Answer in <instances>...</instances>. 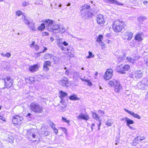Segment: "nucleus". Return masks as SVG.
Returning <instances> with one entry per match:
<instances>
[{"label":"nucleus","mask_w":148,"mask_h":148,"mask_svg":"<svg viewBox=\"0 0 148 148\" xmlns=\"http://www.w3.org/2000/svg\"><path fill=\"white\" fill-rule=\"evenodd\" d=\"M30 106L31 110L36 113H40L43 111V108L37 103L32 102Z\"/></svg>","instance_id":"1"},{"label":"nucleus","mask_w":148,"mask_h":148,"mask_svg":"<svg viewBox=\"0 0 148 148\" xmlns=\"http://www.w3.org/2000/svg\"><path fill=\"white\" fill-rule=\"evenodd\" d=\"M124 22H120L119 20L114 22L113 24V28L114 32H119L121 31Z\"/></svg>","instance_id":"2"},{"label":"nucleus","mask_w":148,"mask_h":148,"mask_svg":"<svg viewBox=\"0 0 148 148\" xmlns=\"http://www.w3.org/2000/svg\"><path fill=\"white\" fill-rule=\"evenodd\" d=\"M143 73L142 71L140 70L136 71L133 72L129 75V77L134 79L135 78L138 79L142 77Z\"/></svg>","instance_id":"3"},{"label":"nucleus","mask_w":148,"mask_h":148,"mask_svg":"<svg viewBox=\"0 0 148 148\" xmlns=\"http://www.w3.org/2000/svg\"><path fill=\"white\" fill-rule=\"evenodd\" d=\"M51 21L49 25L47 28V30L49 31L52 32L53 33H58V28H59V25L53 22L52 20H50Z\"/></svg>","instance_id":"4"},{"label":"nucleus","mask_w":148,"mask_h":148,"mask_svg":"<svg viewBox=\"0 0 148 148\" xmlns=\"http://www.w3.org/2000/svg\"><path fill=\"white\" fill-rule=\"evenodd\" d=\"M80 12L82 18L85 17V19L90 17L92 18V16H95L93 13L90 12L87 10L82 11L80 10Z\"/></svg>","instance_id":"5"},{"label":"nucleus","mask_w":148,"mask_h":148,"mask_svg":"<svg viewBox=\"0 0 148 148\" xmlns=\"http://www.w3.org/2000/svg\"><path fill=\"white\" fill-rule=\"evenodd\" d=\"M2 79L5 82V86L6 88H10L12 86L13 81L10 77H6L5 78L2 77Z\"/></svg>","instance_id":"6"},{"label":"nucleus","mask_w":148,"mask_h":148,"mask_svg":"<svg viewBox=\"0 0 148 148\" xmlns=\"http://www.w3.org/2000/svg\"><path fill=\"white\" fill-rule=\"evenodd\" d=\"M23 120V118L21 116L18 115H15L14 116L12 120V122L13 124L15 125H20L21 124V122Z\"/></svg>","instance_id":"7"},{"label":"nucleus","mask_w":148,"mask_h":148,"mask_svg":"<svg viewBox=\"0 0 148 148\" xmlns=\"http://www.w3.org/2000/svg\"><path fill=\"white\" fill-rule=\"evenodd\" d=\"M51 22L50 20L47 19L44 21V23L41 24L38 27V29L39 30L42 31L46 27L47 29V28L49 25L50 23Z\"/></svg>","instance_id":"8"},{"label":"nucleus","mask_w":148,"mask_h":148,"mask_svg":"<svg viewBox=\"0 0 148 148\" xmlns=\"http://www.w3.org/2000/svg\"><path fill=\"white\" fill-rule=\"evenodd\" d=\"M113 71L111 69H108L104 75V77L106 80H108L112 76Z\"/></svg>","instance_id":"9"},{"label":"nucleus","mask_w":148,"mask_h":148,"mask_svg":"<svg viewBox=\"0 0 148 148\" xmlns=\"http://www.w3.org/2000/svg\"><path fill=\"white\" fill-rule=\"evenodd\" d=\"M59 83L62 86L67 87L69 84L68 79L66 77H64L62 79L59 81Z\"/></svg>","instance_id":"10"},{"label":"nucleus","mask_w":148,"mask_h":148,"mask_svg":"<svg viewBox=\"0 0 148 148\" xmlns=\"http://www.w3.org/2000/svg\"><path fill=\"white\" fill-rule=\"evenodd\" d=\"M97 23L99 24H103L105 22L103 16L101 14L97 16Z\"/></svg>","instance_id":"11"},{"label":"nucleus","mask_w":148,"mask_h":148,"mask_svg":"<svg viewBox=\"0 0 148 148\" xmlns=\"http://www.w3.org/2000/svg\"><path fill=\"white\" fill-rule=\"evenodd\" d=\"M116 82L114 83V87L115 91L117 92H119L122 88L121 86L120 82L117 80H116Z\"/></svg>","instance_id":"12"},{"label":"nucleus","mask_w":148,"mask_h":148,"mask_svg":"<svg viewBox=\"0 0 148 148\" xmlns=\"http://www.w3.org/2000/svg\"><path fill=\"white\" fill-rule=\"evenodd\" d=\"M51 62L49 61H45L43 64V70L45 72H47L49 70L48 66H51Z\"/></svg>","instance_id":"13"},{"label":"nucleus","mask_w":148,"mask_h":148,"mask_svg":"<svg viewBox=\"0 0 148 148\" xmlns=\"http://www.w3.org/2000/svg\"><path fill=\"white\" fill-rule=\"evenodd\" d=\"M62 39L60 38L59 39H56V43L60 49L62 51H65V48L62 45Z\"/></svg>","instance_id":"14"},{"label":"nucleus","mask_w":148,"mask_h":148,"mask_svg":"<svg viewBox=\"0 0 148 148\" xmlns=\"http://www.w3.org/2000/svg\"><path fill=\"white\" fill-rule=\"evenodd\" d=\"M38 65L36 64L29 67V70L31 72H34L36 71L38 69Z\"/></svg>","instance_id":"15"},{"label":"nucleus","mask_w":148,"mask_h":148,"mask_svg":"<svg viewBox=\"0 0 148 148\" xmlns=\"http://www.w3.org/2000/svg\"><path fill=\"white\" fill-rule=\"evenodd\" d=\"M59 93L60 95L59 97L61 99V101H60V103H63L64 101L63 100L64 98L67 96V93L66 92H65L62 90L60 91Z\"/></svg>","instance_id":"16"},{"label":"nucleus","mask_w":148,"mask_h":148,"mask_svg":"<svg viewBox=\"0 0 148 148\" xmlns=\"http://www.w3.org/2000/svg\"><path fill=\"white\" fill-rule=\"evenodd\" d=\"M124 110L130 115L133 116L134 117L137 118L138 119H140L141 117L138 114H135L133 112L130 111L126 108H125Z\"/></svg>","instance_id":"17"},{"label":"nucleus","mask_w":148,"mask_h":148,"mask_svg":"<svg viewBox=\"0 0 148 148\" xmlns=\"http://www.w3.org/2000/svg\"><path fill=\"white\" fill-rule=\"evenodd\" d=\"M106 2L111 4H114L118 5H123V4L117 1L116 0H106Z\"/></svg>","instance_id":"18"},{"label":"nucleus","mask_w":148,"mask_h":148,"mask_svg":"<svg viewBox=\"0 0 148 148\" xmlns=\"http://www.w3.org/2000/svg\"><path fill=\"white\" fill-rule=\"evenodd\" d=\"M77 118L79 120L82 119L87 120L89 118L88 115H84L83 114L81 113L77 116Z\"/></svg>","instance_id":"19"},{"label":"nucleus","mask_w":148,"mask_h":148,"mask_svg":"<svg viewBox=\"0 0 148 148\" xmlns=\"http://www.w3.org/2000/svg\"><path fill=\"white\" fill-rule=\"evenodd\" d=\"M122 68L123 66L122 64L119 65L116 67L117 71L120 73L125 74L126 72L123 70Z\"/></svg>","instance_id":"20"},{"label":"nucleus","mask_w":148,"mask_h":148,"mask_svg":"<svg viewBox=\"0 0 148 148\" xmlns=\"http://www.w3.org/2000/svg\"><path fill=\"white\" fill-rule=\"evenodd\" d=\"M22 19L23 20L24 23L27 25L32 21V20L29 19L27 17L24 15H23V16L22 17Z\"/></svg>","instance_id":"21"},{"label":"nucleus","mask_w":148,"mask_h":148,"mask_svg":"<svg viewBox=\"0 0 148 148\" xmlns=\"http://www.w3.org/2000/svg\"><path fill=\"white\" fill-rule=\"evenodd\" d=\"M124 119L127 123L126 125L127 126L130 125V124H133L134 123L133 120L129 119L127 117H125V119H123L122 120H123Z\"/></svg>","instance_id":"22"},{"label":"nucleus","mask_w":148,"mask_h":148,"mask_svg":"<svg viewBox=\"0 0 148 148\" xmlns=\"http://www.w3.org/2000/svg\"><path fill=\"white\" fill-rule=\"evenodd\" d=\"M27 25L30 30H32V31H35V23L32 20Z\"/></svg>","instance_id":"23"},{"label":"nucleus","mask_w":148,"mask_h":148,"mask_svg":"<svg viewBox=\"0 0 148 148\" xmlns=\"http://www.w3.org/2000/svg\"><path fill=\"white\" fill-rule=\"evenodd\" d=\"M97 38V41L102 46L101 47V48L103 49H104V45H105V44L102 42L101 40V38Z\"/></svg>","instance_id":"24"},{"label":"nucleus","mask_w":148,"mask_h":148,"mask_svg":"<svg viewBox=\"0 0 148 148\" xmlns=\"http://www.w3.org/2000/svg\"><path fill=\"white\" fill-rule=\"evenodd\" d=\"M137 86L139 89L143 90L145 89L146 86H145L142 82H140L137 84Z\"/></svg>","instance_id":"25"},{"label":"nucleus","mask_w":148,"mask_h":148,"mask_svg":"<svg viewBox=\"0 0 148 148\" xmlns=\"http://www.w3.org/2000/svg\"><path fill=\"white\" fill-rule=\"evenodd\" d=\"M69 99L71 100L74 101L78 100L79 99L75 94H73L69 96Z\"/></svg>","instance_id":"26"},{"label":"nucleus","mask_w":148,"mask_h":148,"mask_svg":"<svg viewBox=\"0 0 148 148\" xmlns=\"http://www.w3.org/2000/svg\"><path fill=\"white\" fill-rule=\"evenodd\" d=\"M140 82L146 87L148 86V80L147 78H144Z\"/></svg>","instance_id":"27"},{"label":"nucleus","mask_w":148,"mask_h":148,"mask_svg":"<svg viewBox=\"0 0 148 148\" xmlns=\"http://www.w3.org/2000/svg\"><path fill=\"white\" fill-rule=\"evenodd\" d=\"M90 8V6L89 5L86 4H84L81 8L80 10H87Z\"/></svg>","instance_id":"28"},{"label":"nucleus","mask_w":148,"mask_h":148,"mask_svg":"<svg viewBox=\"0 0 148 148\" xmlns=\"http://www.w3.org/2000/svg\"><path fill=\"white\" fill-rule=\"evenodd\" d=\"M126 59L128 60V61H129L130 62L132 63H135L136 60L135 59H134L130 57H127Z\"/></svg>","instance_id":"29"},{"label":"nucleus","mask_w":148,"mask_h":148,"mask_svg":"<svg viewBox=\"0 0 148 148\" xmlns=\"http://www.w3.org/2000/svg\"><path fill=\"white\" fill-rule=\"evenodd\" d=\"M113 123L112 120L111 119H108L106 123V125L108 126H110Z\"/></svg>","instance_id":"30"},{"label":"nucleus","mask_w":148,"mask_h":148,"mask_svg":"<svg viewBox=\"0 0 148 148\" xmlns=\"http://www.w3.org/2000/svg\"><path fill=\"white\" fill-rule=\"evenodd\" d=\"M125 54L124 53H123L122 56H119L118 57V59L119 61L120 62L121 60L124 59L125 57Z\"/></svg>","instance_id":"31"},{"label":"nucleus","mask_w":148,"mask_h":148,"mask_svg":"<svg viewBox=\"0 0 148 148\" xmlns=\"http://www.w3.org/2000/svg\"><path fill=\"white\" fill-rule=\"evenodd\" d=\"M65 31V28L62 26H59V28H58V32H61L62 33H64Z\"/></svg>","instance_id":"32"},{"label":"nucleus","mask_w":148,"mask_h":148,"mask_svg":"<svg viewBox=\"0 0 148 148\" xmlns=\"http://www.w3.org/2000/svg\"><path fill=\"white\" fill-rule=\"evenodd\" d=\"M93 117L97 120H99V116L96 113L93 112L92 113Z\"/></svg>","instance_id":"33"},{"label":"nucleus","mask_w":148,"mask_h":148,"mask_svg":"<svg viewBox=\"0 0 148 148\" xmlns=\"http://www.w3.org/2000/svg\"><path fill=\"white\" fill-rule=\"evenodd\" d=\"M125 35L126 36H127L128 37H132L133 36V33L130 31H128L125 32Z\"/></svg>","instance_id":"34"},{"label":"nucleus","mask_w":148,"mask_h":148,"mask_svg":"<svg viewBox=\"0 0 148 148\" xmlns=\"http://www.w3.org/2000/svg\"><path fill=\"white\" fill-rule=\"evenodd\" d=\"M130 66L127 64H125L124 66H123V70L124 71H128L130 69Z\"/></svg>","instance_id":"35"},{"label":"nucleus","mask_w":148,"mask_h":148,"mask_svg":"<svg viewBox=\"0 0 148 148\" xmlns=\"http://www.w3.org/2000/svg\"><path fill=\"white\" fill-rule=\"evenodd\" d=\"M115 79H114L113 80L109 81L108 82V84L111 86H114V82H116Z\"/></svg>","instance_id":"36"},{"label":"nucleus","mask_w":148,"mask_h":148,"mask_svg":"<svg viewBox=\"0 0 148 148\" xmlns=\"http://www.w3.org/2000/svg\"><path fill=\"white\" fill-rule=\"evenodd\" d=\"M14 138L12 136H9L8 140V141L11 143H13L14 142Z\"/></svg>","instance_id":"37"},{"label":"nucleus","mask_w":148,"mask_h":148,"mask_svg":"<svg viewBox=\"0 0 148 148\" xmlns=\"http://www.w3.org/2000/svg\"><path fill=\"white\" fill-rule=\"evenodd\" d=\"M146 19V17L145 16H140L138 18V20L139 22H142L143 21Z\"/></svg>","instance_id":"38"},{"label":"nucleus","mask_w":148,"mask_h":148,"mask_svg":"<svg viewBox=\"0 0 148 148\" xmlns=\"http://www.w3.org/2000/svg\"><path fill=\"white\" fill-rule=\"evenodd\" d=\"M52 56V55L51 54L47 53L45 55L44 58L45 59H47L51 58Z\"/></svg>","instance_id":"39"},{"label":"nucleus","mask_w":148,"mask_h":148,"mask_svg":"<svg viewBox=\"0 0 148 148\" xmlns=\"http://www.w3.org/2000/svg\"><path fill=\"white\" fill-rule=\"evenodd\" d=\"M49 125L53 130L55 128V124L51 121L49 123Z\"/></svg>","instance_id":"40"},{"label":"nucleus","mask_w":148,"mask_h":148,"mask_svg":"<svg viewBox=\"0 0 148 148\" xmlns=\"http://www.w3.org/2000/svg\"><path fill=\"white\" fill-rule=\"evenodd\" d=\"M89 55L86 57L87 59L90 58L91 57L94 56V55L92 54V52L89 51L88 52Z\"/></svg>","instance_id":"41"},{"label":"nucleus","mask_w":148,"mask_h":148,"mask_svg":"<svg viewBox=\"0 0 148 148\" xmlns=\"http://www.w3.org/2000/svg\"><path fill=\"white\" fill-rule=\"evenodd\" d=\"M29 4V2L28 1H25L22 3V5L23 7H25Z\"/></svg>","instance_id":"42"},{"label":"nucleus","mask_w":148,"mask_h":148,"mask_svg":"<svg viewBox=\"0 0 148 148\" xmlns=\"http://www.w3.org/2000/svg\"><path fill=\"white\" fill-rule=\"evenodd\" d=\"M143 35V33L142 32L139 33L138 34H136L135 36L134 37H141Z\"/></svg>","instance_id":"43"},{"label":"nucleus","mask_w":148,"mask_h":148,"mask_svg":"<svg viewBox=\"0 0 148 148\" xmlns=\"http://www.w3.org/2000/svg\"><path fill=\"white\" fill-rule=\"evenodd\" d=\"M22 14V12L20 10H18L16 12V15L18 16H20Z\"/></svg>","instance_id":"44"},{"label":"nucleus","mask_w":148,"mask_h":148,"mask_svg":"<svg viewBox=\"0 0 148 148\" xmlns=\"http://www.w3.org/2000/svg\"><path fill=\"white\" fill-rule=\"evenodd\" d=\"M132 56H133L132 58L135 59V60H136L140 58V56L138 55H136V54L135 56H133L132 55Z\"/></svg>","instance_id":"45"},{"label":"nucleus","mask_w":148,"mask_h":148,"mask_svg":"<svg viewBox=\"0 0 148 148\" xmlns=\"http://www.w3.org/2000/svg\"><path fill=\"white\" fill-rule=\"evenodd\" d=\"M86 82L88 83L87 85L90 86H92V83L90 82V81L88 80H87V81H86Z\"/></svg>","instance_id":"46"},{"label":"nucleus","mask_w":148,"mask_h":148,"mask_svg":"<svg viewBox=\"0 0 148 148\" xmlns=\"http://www.w3.org/2000/svg\"><path fill=\"white\" fill-rule=\"evenodd\" d=\"M62 45H64L65 46H67L68 45V43L66 41H64L63 42H62Z\"/></svg>","instance_id":"47"},{"label":"nucleus","mask_w":148,"mask_h":148,"mask_svg":"<svg viewBox=\"0 0 148 148\" xmlns=\"http://www.w3.org/2000/svg\"><path fill=\"white\" fill-rule=\"evenodd\" d=\"M79 75V73L78 72H74L73 74L74 77H78Z\"/></svg>","instance_id":"48"},{"label":"nucleus","mask_w":148,"mask_h":148,"mask_svg":"<svg viewBox=\"0 0 148 148\" xmlns=\"http://www.w3.org/2000/svg\"><path fill=\"white\" fill-rule=\"evenodd\" d=\"M5 57H6L8 58H9L11 56V54L10 53H7L5 55Z\"/></svg>","instance_id":"49"},{"label":"nucleus","mask_w":148,"mask_h":148,"mask_svg":"<svg viewBox=\"0 0 148 148\" xmlns=\"http://www.w3.org/2000/svg\"><path fill=\"white\" fill-rule=\"evenodd\" d=\"M34 48L37 51L39 49V47L38 46V45H34Z\"/></svg>","instance_id":"50"},{"label":"nucleus","mask_w":148,"mask_h":148,"mask_svg":"<svg viewBox=\"0 0 148 148\" xmlns=\"http://www.w3.org/2000/svg\"><path fill=\"white\" fill-rule=\"evenodd\" d=\"M35 42L34 41H33L31 44L29 46L30 47H32V46H34Z\"/></svg>","instance_id":"51"},{"label":"nucleus","mask_w":148,"mask_h":148,"mask_svg":"<svg viewBox=\"0 0 148 148\" xmlns=\"http://www.w3.org/2000/svg\"><path fill=\"white\" fill-rule=\"evenodd\" d=\"M49 132L45 131L44 132V134L45 136H47L49 135Z\"/></svg>","instance_id":"52"},{"label":"nucleus","mask_w":148,"mask_h":148,"mask_svg":"<svg viewBox=\"0 0 148 148\" xmlns=\"http://www.w3.org/2000/svg\"><path fill=\"white\" fill-rule=\"evenodd\" d=\"M134 39L138 41H140L143 39L142 38H134Z\"/></svg>","instance_id":"53"},{"label":"nucleus","mask_w":148,"mask_h":148,"mask_svg":"<svg viewBox=\"0 0 148 148\" xmlns=\"http://www.w3.org/2000/svg\"><path fill=\"white\" fill-rule=\"evenodd\" d=\"M49 35V34L47 32H43L42 33V36H48Z\"/></svg>","instance_id":"54"},{"label":"nucleus","mask_w":148,"mask_h":148,"mask_svg":"<svg viewBox=\"0 0 148 148\" xmlns=\"http://www.w3.org/2000/svg\"><path fill=\"white\" fill-rule=\"evenodd\" d=\"M32 114H31V113H28V114H27V115L26 116V117H27V118H30V119H31V117H30V116L31 115H32ZM28 120H31V119H28Z\"/></svg>","instance_id":"55"},{"label":"nucleus","mask_w":148,"mask_h":148,"mask_svg":"<svg viewBox=\"0 0 148 148\" xmlns=\"http://www.w3.org/2000/svg\"><path fill=\"white\" fill-rule=\"evenodd\" d=\"M64 69H66L65 74L67 75L68 76V75L69 74V73L68 69H66V68L65 67Z\"/></svg>","instance_id":"56"},{"label":"nucleus","mask_w":148,"mask_h":148,"mask_svg":"<svg viewBox=\"0 0 148 148\" xmlns=\"http://www.w3.org/2000/svg\"><path fill=\"white\" fill-rule=\"evenodd\" d=\"M61 129L63 131L64 133H66V129L65 128H64V127H61Z\"/></svg>","instance_id":"57"},{"label":"nucleus","mask_w":148,"mask_h":148,"mask_svg":"<svg viewBox=\"0 0 148 148\" xmlns=\"http://www.w3.org/2000/svg\"><path fill=\"white\" fill-rule=\"evenodd\" d=\"M53 130L54 131L55 133H56V134H57L58 133V130L56 128L53 129Z\"/></svg>","instance_id":"58"},{"label":"nucleus","mask_w":148,"mask_h":148,"mask_svg":"<svg viewBox=\"0 0 148 148\" xmlns=\"http://www.w3.org/2000/svg\"><path fill=\"white\" fill-rule=\"evenodd\" d=\"M137 138V140L136 141L138 143H139L140 142V140L139 139V137H137L136 138Z\"/></svg>","instance_id":"59"},{"label":"nucleus","mask_w":148,"mask_h":148,"mask_svg":"<svg viewBox=\"0 0 148 148\" xmlns=\"http://www.w3.org/2000/svg\"><path fill=\"white\" fill-rule=\"evenodd\" d=\"M0 119H1L3 121H5V119L1 115H0Z\"/></svg>","instance_id":"60"},{"label":"nucleus","mask_w":148,"mask_h":148,"mask_svg":"<svg viewBox=\"0 0 148 148\" xmlns=\"http://www.w3.org/2000/svg\"><path fill=\"white\" fill-rule=\"evenodd\" d=\"M139 139L140 140V142H141L142 140H144L145 138L143 137H139Z\"/></svg>","instance_id":"61"},{"label":"nucleus","mask_w":148,"mask_h":148,"mask_svg":"<svg viewBox=\"0 0 148 148\" xmlns=\"http://www.w3.org/2000/svg\"><path fill=\"white\" fill-rule=\"evenodd\" d=\"M101 123L100 121L99 122V123L98 125V130H100V127L101 126Z\"/></svg>","instance_id":"62"},{"label":"nucleus","mask_w":148,"mask_h":148,"mask_svg":"<svg viewBox=\"0 0 148 148\" xmlns=\"http://www.w3.org/2000/svg\"><path fill=\"white\" fill-rule=\"evenodd\" d=\"M44 47V49L43 50V51L41 52L42 53H44L47 50V48L46 47Z\"/></svg>","instance_id":"63"},{"label":"nucleus","mask_w":148,"mask_h":148,"mask_svg":"<svg viewBox=\"0 0 148 148\" xmlns=\"http://www.w3.org/2000/svg\"><path fill=\"white\" fill-rule=\"evenodd\" d=\"M143 3L145 5L147 4L148 3V2L147 1H145L143 2Z\"/></svg>","instance_id":"64"}]
</instances>
